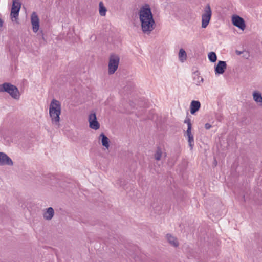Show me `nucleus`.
Returning a JSON list of instances; mask_svg holds the SVG:
<instances>
[{"instance_id":"obj_1","label":"nucleus","mask_w":262,"mask_h":262,"mask_svg":"<svg viewBox=\"0 0 262 262\" xmlns=\"http://www.w3.org/2000/svg\"><path fill=\"white\" fill-rule=\"evenodd\" d=\"M142 31L149 34L154 29L155 21L149 5H145L142 7L139 12Z\"/></svg>"},{"instance_id":"obj_2","label":"nucleus","mask_w":262,"mask_h":262,"mask_svg":"<svg viewBox=\"0 0 262 262\" xmlns=\"http://www.w3.org/2000/svg\"><path fill=\"white\" fill-rule=\"evenodd\" d=\"M61 104L56 99H53L49 106V115L52 124L57 128L60 127V115L61 114Z\"/></svg>"},{"instance_id":"obj_3","label":"nucleus","mask_w":262,"mask_h":262,"mask_svg":"<svg viewBox=\"0 0 262 262\" xmlns=\"http://www.w3.org/2000/svg\"><path fill=\"white\" fill-rule=\"evenodd\" d=\"M0 92L9 93L15 99H18L20 94L17 88L9 83H4L0 85Z\"/></svg>"},{"instance_id":"obj_4","label":"nucleus","mask_w":262,"mask_h":262,"mask_svg":"<svg viewBox=\"0 0 262 262\" xmlns=\"http://www.w3.org/2000/svg\"><path fill=\"white\" fill-rule=\"evenodd\" d=\"M119 61L120 58L118 55L115 54L110 55L108 65V73L110 75L114 74L117 70Z\"/></svg>"},{"instance_id":"obj_5","label":"nucleus","mask_w":262,"mask_h":262,"mask_svg":"<svg viewBox=\"0 0 262 262\" xmlns=\"http://www.w3.org/2000/svg\"><path fill=\"white\" fill-rule=\"evenodd\" d=\"M212 15V11L210 6L207 4L204 10L203 13L202 15V27L205 28L208 26Z\"/></svg>"},{"instance_id":"obj_6","label":"nucleus","mask_w":262,"mask_h":262,"mask_svg":"<svg viewBox=\"0 0 262 262\" xmlns=\"http://www.w3.org/2000/svg\"><path fill=\"white\" fill-rule=\"evenodd\" d=\"M21 3L19 0H13L10 16L12 21L16 20L18 17Z\"/></svg>"},{"instance_id":"obj_7","label":"nucleus","mask_w":262,"mask_h":262,"mask_svg":"<svg viewBox=\"0 0 262 262\" xmlns=\"http://www.w3.org/2000/svg\"><path fill=\"white\" fill-rule=\"evenodd\" d=\"M88 121L91 128L97 130L100 128V124L97 120L96 114L95 112H92L89 114Z\"/></svg>"},{"instance_id":"obj_8","label":"nucleus","mask_w":262,"mask_h":262,"mask_svg":"<svg viewBox=\"0 0 262 262\" xmlns=\"http://www.w3.org/2000/svg\"><path fill=\"white\" fill-rule=\"evenodd\" d=\"M232 22L236 27H238L242 30H244L245 28V23L243 18L238 15H234L232 17Z\"/></svg>"},{"instance_id":"obj_9","label":"nucleus","mask_w":262,"mask_h":262,"mask_svg":"<svg viewBox=\"0 0 262 262\" xmlns=\"http://www.w3.org/2000/svg\"><path fill=\"white\" fill-rule=\"evenodd\" d=\"M13 162L12 159L5 153L0 152V165L12 166Z\"/></svg>"},{"instance_id":"obj_10","label":"nucleus","mask_w":262,"mask_h":262,"mask_svg":"<svg viewBox=\"0 0 262 262\" xmlns=\"http://www.w3.org/2000/svg\"><path fill=\"white\" fill-rule=\"evenodd\" d=\"M31 22L32 25V29L34 32H37L39 28V19L37 14L34 12L31 16Z\"/></svg>"},{"instance_id":"obj_11","label":"nucleus","mask_w":262,"mask_h":262,"mask_svg":"<svg viewBox=\"0 0 262 262\" xmlns=\"http://www.w3.org/2000/svg\"><path fill=\"white\" fill-rule=\"evenodd\" d=\"M227 68V64L225 61H219L216 66L215 67L216 74H222L224 73Z\"/></svg>"},{"instance_id":"obj_12","label":"nucleus","mask_w":262,"mask_h":262,"mask_svg":"<svg viewBox=\"0 0 262 262\" xmlns=\"http://www.w3.org/2000/svg\"><path fill=\"white\" fill-rule=\"evenodd\" d=\"M166 237L168 242L170 245L174 247L179 246V242L176 237L170 234H167Z\"/></svg>"},{"instance_id":"obj_13","label":"nucleus","mask_w":262,"mask_h":262,"mask_svg":"<svg viewBox=\"0 0 262 262\" xmlns=\"http://www.w3.org/2000/svg\"><path fill=\"white\" fill-rule=\"evenodd\" d=\"M186 136L188 138L189 146L190 147V149L192 150L194 146V138L191 133V129H187L186 132Z\"/></svg>"},{"instance_id":"obj_14","label":"nucleus","mask_w":262,"mask_h":262,"mask_svg":"<svg viewBox=\"0 0 262 262\" xmlns=\"http://www.w3.org/2000/svg\"><path fill=\"white\" fill-rule=\"evenodd\" d=\"M54 215V210L52 207H49L46 209V211L43 214V217L46 220H51Z\"/></svg>"},{"instance_id":"obj_15","label":"nucleus","mask_w":262,"mask_h":262,"mask_svg":"<svg viewBox=\"0 0 262 262\" xmlns=\"http://www.w3.org/2000/svg\"><path fill=\"white\" fill-rule=\"evenodd\" d=\"M201 104L199 101L193 100L190 104V113L194 114L200 108Z\"/></svg>"},{"instance_id":"obj_16","label":"nucleus","mask_w":262,"mask_h":262,"mask_svg":"<svg viewBox=\"0 0 262 262\" xmlns=\"http://www.w3.org/2000/svg\"><path fill=\"white\" fill-rule=\"evenodd\" d=\"M99 140H101V143H102V145L104 147H105V148H106L107 149H108L110 146V144H109V139L107 137V136H105L102 133L99 135Z\"/></svg>"},{"instance_id":"obj_17","label":"nucleus","mask_w":262,"mask_h":262,"mask_svg":"<svg viewBox=\"0 0 262 262\" xmlns=\"http://www.w3.org/2000/svg\"><path fill=\"white\" fill-rule=\"evenodd\" d=\"M193 83L199 85L203 81V78L199 75L198 74L194 73L193 77Z\"/></svg>"},{"instance_id":"obj_18","label":"nucleus","mask_w":262,"mask_h":262,"mask_svg":"<svg viewBox=\"0 0 262 262\" xmlns=\"http://www.w3.org/2000/svg\"><path fill=\"white\" fill-rule=\"evenodd\" d=\"M253 96L255 101L262 104V96L260 93L255 91L253 92Z\"/></svg>"},{"instance_id":"obj_19","label":"nucleus","mask_w":262,"mask_h":262,"mask_svg":"<svg viewBox=\"0 0 262 262\" xmlns=\"http://www.w3.org/2000/svg\"><path fill=\"white\" fill-rule=\"evenodd\" d=\"M187 54L185 51L183 49H181L179 52V59L180 61L183 62L186 60Z\"/></svg>"},{"instance_id":"obj_20","label":"nucleus","mask_w":262,"mask_h":262,"mask_svg":"<svg viewBox=\"0 0 262 262\" xmlns=\"http://www.w3.org/2000/svg\"><path fill=\"white\" fill-rule=\"evenodd\" d=\"M99 11L100 15L102 16H105L107 10L102 2H100L99 3Z\"/></svg>"},{"instance_id":"obj_21","label":"nucleus","mask_w":262,"mask_h":262,"mask_svg":"<svg viewBox=\"0 0 262 262\" xmlns=\"http://www.w3.org/2000/svg\"><path fill=\"white\" fill-rule=\"evenodd\" d=\"M162 155V149L160 147H158L154 155L155 159L157 161H159L161 159Z\"/></svg>"},{"instance_id":"obj_22","label":"nucleus","mask_w":262,"mask_h":262,"mask_svg":"<svg viewBox=\"0 0 262 262\" xmlns=\"http://www.w3.org/2000/svg\"><path fill=\"white\" fill-rule=\"evenodd\" d=\"M208 58H209V60L211 62H214L216 61L217 57H216V54L214 52H210L208 54Z\"/></svg>"},{"instance_id":"obj_23","label":"nucleus","mask_w":262,"mask_h":262,"mask_svg":"<svg viewBox=\"0 0 262 262\" xmlns=\"http://www.w3.org/2000/svg\"><path fill=\"white\" fill-rule=\"evenodd\" d=\"M184 123H186L187 124V126H188V128L187 129H191L192 125H191V120H190V119H189V118L186 119L184 121Z\"/></svg>"},{"instance_id":"obj_24","label":"nucleus","mask_w":262,"mask_h":262,"mask_svg":"<svg viewBox=\"0 0 262 262\" xmlns=\"http://www.w3.org/2000/svg\"><path fill=\"white\" fill-rule=\"evenodd\" d=\"M211 127V125L209 123H207L205 124V128L206 129H209Z\"/></svg>"},{"instance_id":"obj_25","label":"nucleus","mask_w":262,"mask_h":262,"mask_svg":"<svg viewBox=\"0 0 262 262\" xmlns=\"http://www.w3.org/2000/svg\"><path fill=\"white\" fill-rule=\"evenodd\" d=\"M3 21L0 18V28L2 27Z\"/></svg>"},{"instance_id":"obj_26","label":"nucleus","mask_w":262,"mask_h":262,"mask_svg":"<svg viewBox=\"0 0 262 262\" xmlns=\"http://www.w3.org/2000/svg\"><path fill=\"white\" fill-rule=\"evenodd\" d=\"M237 54H238V55H239V54H241V52H237Z\"/></svg>"}]
</instances>
